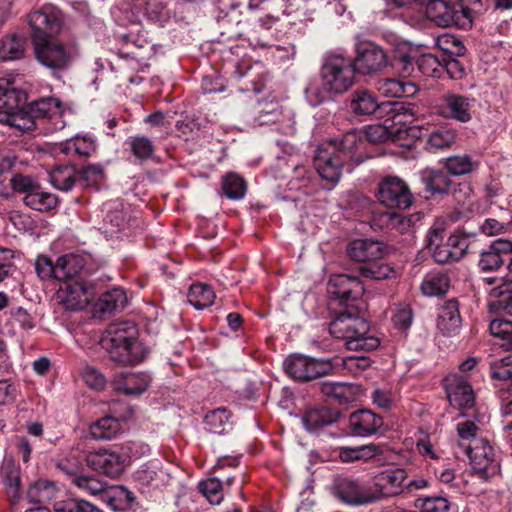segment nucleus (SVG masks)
<instances>
[{"label":"nucleus","instance_id":"de8ad7c7","mask_svg":"<svg viewBox=\"0 0 512 512\" xmlns=\"http://www.w3.org/2000/svg\"><path fill=\"white\" fill-rule=\"evenodd\" d=\"M104 226L107 233H113L126 226V215L123 212L122 204L114 202L107 207L104 217Z\"/></svg>","mask_w":512,"mask_h":512},{"label":"nucleus","instance_id":"a19ab883","mask_svg":"<svg viewBox=\"0 0 512 512\" xmlns=\"http://www.w3.org/2000/svg\"><path fill=\"white\" fill-rule=\"evenodd\" d=\"M56 494L57 490L53 483L46 480H39L29 487L27 498L29 502L42 506L53 500Z\"/></svg>","mask_w":512,"mask_h":512},{"label":"nucleus","instance_id":"4468645a","mask_svg":"<svg viewBox=\"0 0 512 512\" xmlns=\"http://www.w3.org/2000/svg\"><path fill=\"white\" fill-rule=\"evenodd\" d=\"M335 495L344 503L360 506L377 502L372 495V488L362 486L349 478H338L335 481Z\"/></svg>","mask_w":512,"mask_h":512},{"label":"nucleus","instance_id":"5701e85b","mask_svg":"<svg viewBox=\"0 0 512 512\" xmlns=\"http://www.w3.org/2000/svg\"><path fill=\"white\" fill-rule=\"evenodd\" d=\"M443 113L447 117L460 122H468L472 119V109L475 100L460 94H447L444 96Z\"/></svg>","mask_w":512,"mask_h":512},{"label":"nucleus","instance_id":"c03bdc74","mask_svg":"<svg viewBox=\"0 0 512 512\" xmlns=\"http://www.w3.org/2000/svg\"><path fill=\"white\" fill-rule=\"evenodd\" d=\"M0 123L15 127L23 132L35 129V122L23 110L14 112L10 109H0Z\"/></svg>","mask_w":512,"mask_h":512},{"label":"nucleus","instance_id":"6e6552de","mask_svg":"<svg viewBox=\"0 0 512 512\" xmlns=\"http://www.w3.org/2000/svg\"><path fill=\"white\" fill-rule=\"evenodd\" d=\"M36 59L44 66L59 70L65 68L77 54L73 44H60L52 39L34 44Z\"/></svg>","mask_w":512,"mask_h":512},{"label":"nucleus","instance_id":"7ed1b4c3","mask_svg":"<svg viewBox=\"0 0 512 512\" xmlns=\"http://www.w3.org/2000/svg\"><path fill=\"white\" fill-rule=\"evenodd\" d=\"M444 228L441 225H434L428 233L427 247L432 252L433 259L440 264H447L459 261L466 254L469 243L468 239L461 235H450L443 242Z\"/></svg>","mask_w":512,"mask_h":512},{"label":"nucleus","instance_id":"ea45409f","mask_svg":"<svg viewBox=\"0 0 512 512\" xmlns=\"http://www.w3.org/2000/svg\"><path fill=\"white\" fill-rule=\"evenodd\" d=\"M35 190L24 195L25 205L37 211H49L57 206L58 199L54 194L42 191L39 185Z\"/></svg>","mask_w":512,"mask_h":512},{"label":"nucleus","instance_id":"9d476101","mask_svg":"<svg viewBox=\"0 0 512 512\" xmlns=\"http://www.w3.org/2000/svg\"><path fill=\"white\" fill-rule=\"evenodd\" d=\"M386 52L372 42L357 45L356 56L352 62L354 72L369 75L381 71L387 66Z\"/></svg>","mask_w":512,"mask_h":512},{"label":"nucleus","instance_id":"f257e3e1","mask_svg":"<svg viewBox=\"0 0 512 512\" xmlns=\"http://www.w3.org/2000/svg\"><path fill=\"white\" fill-rule=\"evenodd\" d=\"M138 330L131 321L111 323L101 338V346L110 359L121 365L137 364L143 361L148 350L137 340Z\"/></svg>","mask_w":512,"mask_h":512},{"label":"nucleus","instance_id":"5fc2aeb1","mask_svg":"<svg viewBox=\"0 0 512 512\" xmlns=\"http://www.w3.org/2000/svg\"><path fill=\"white\" fill-rule=\"evenodd\" d=\"M53 509L55 512H103L92 503L78 499L56 502Z\"/></svg>","mask_w":512,"mask_h":512},{"label":"nucleus","instance_id":"a211bd4d","mask_svg":"<svg viewBox=\"0 0 512 512\" xmlns=\"http://www.w3.org/2000/svg\"><path fill=\"white\" fill-rule=\"evenodd\" d=\"M346 252L356 262L375 261L387 253V246L378 240L356 239L347 245Z\"/></svg>","mask_w":512,"mask_h":512},{"label":"nucleus","instance_id":"39448f33","mask_svg":"<svg viewBox=\"0 0 512 512\" xmlns=\"http://www.w3.org/2000/svg\"><path fill=\"white\" fill-rule=\"evenodd\" d=\"M283 367L291 378L301 382L329 375L335 370V364L331 359H317L302 354L288 356L283 363Z\"/></svg>","mask_w":512,"mask_h":512},{"label":"nucleus","instance_id":"412c9836","mask_svg":"<svg viewBox=\"0 0 512 512\" xmlns=\"http://www.w3.org/2000/svg\"><path fill=\"white\" fill-rule=\"evenodd\" d=\"M510 253H512V242L502 238L497 239L481 252L478 266L483 272L496 271L503 266L504 257Z\"/></svg>","mask_w":512,"mask_h":512},{"label":"nucleus","instance_id":"58836bf2","mask_svg":"<svg viewBox=\"0 0 512 512\" xmlns=\"http://www.w3.org/2000/svg\"><path fill=\"white\" fill-rule=\"evenodd\" d=\"M166 473L159 467L157 463L150 462L138 469L134 477L141 485L159 487L166 480Z\"/></svg>","mask_w":512,"mask_h":512},{"label":"nucleus","instance_id":"774afa93","mask_svg":"<svg viewBox=\"0 0 512 512\" xmlns=\"http://www.w3.org/2000/svg\"><path fill=\"white\" fill-rule=\"evenodd\" d=\"M371 398L379 408L388 410L395 401V394L389 388H376L373 390Z\"/></svg>","mask_w":512,"mask_h":512},{"label":"nucleus","instance_id":"c85d7f7f","mask_svg":"<svg viewBox=\"0 0 512 512\" xmlns=\"http://www.w3.org/2000/svg\"><path fill=\"white\" fill-rule=\"evenodd\" d=\"M377 90L386 97H411L417 92L413 82H404L394 78H384L377 81Z\"/></svg>","mask_w":512,"mask_h":512},{"label":"nucleus","instance_id":"864d4df0","mask_svg":"<svg viewBox=\"0 0 512 512\" xmlns=\"http://www.w3.org/2000/svg\"><path fill=\"white\" fill-rule=\"evenodd\" d=\"M223 190L228 198L239 200L245 196L246 184L239 175L230 173L223 181Z\"/></svg>","mask_w":512,"mask_h":512},{"label":"nucleus","instance_id":"09e8293b","mask_svg":"<svg viewBox=\"0 0 512 512\" xmlns=\"http://www.w3.org/2000/svg\"><path fill=\"white\" fill-rule=\"evenodd\" d=\"M445 167L452 175L461 176L472 172L477 163L468 155H454L446 159Z\"/></svg>","mask_w":512,"mask_h":512},{"label":"nucleus","instance_id":"a878e982","mask_svg":"<svg viewBox=\"0 0 512 512\" xmlns=\"http://www.w3.org/2000/svg\"><path fill=\"white\" fill-rule=\"evenodd\" d=\"M461 324L458 303L449 300L439 307L437 328L444 335H452L458 331Z\"/></svg>","mask_w":512,"mask_h":512},{"label":"nucleus","instance_id":"6e6d98bb","mask_svg":"<svg viewBox=\"0 0 512 512\" xmlns=\"http://www.w3.org/2000/svg\"><path fill=\"white\" fill-rule=\"evenodd\" d=\"M378 451L375 445H364L356 448L345 447L340 450V458L349 462L360 459H370L376 455Z\"/></svg>","mask_w":512,"mask_h":512},{"label":"nucleus","instance_id":"4c0bfd02","mask_svg":"<svg viewBox=\"0 0 512 512\" xmlns=\"http://www.w3.org/2000/svg\"><path fill=\"white\" fill-rule=\"evenodd\" d=\"M0 475L7 488V493L16 497L20 488V468L11 457L3 459Z\"/></svg>","mask_w":512,"mask_h":512},{"label":"nucleus","instance_id":"8fccbe9b","mask_svg":"<svg viewBox=\"0 0 512 512\" xmlns=\"http://www.w3.org/2000/svg\"><path fill=\"white\" fill-rule=\"evenodd\" d=\"M126 302V296L120 289H113L101 295L98 307L103 313H111L119 308H123Z\"/></svg>","mask_w":512,"mask_h":512},{"label":"nucleus","instance_id":"f3484780","mask_svg":"<svg viewBox=\"0 0 512 512\" xmlns=\"http://www.w3.org/2000/svg\"><path fill=\"white\" fill-rule=\"evenodd\" d=\"M328 291L346 304L362 297L364 286L357 277L337 274L330 277Z\"/></svg>","mask_w":512,"mask_h":512},{"label":"nucleus","instance_id":"49530a36","mask_svg":"<svg viewBox=\"0 0 512 512\" xmlns=\"http://www.w3.org/2000/svg\"><path fill=\"white\" fill-rule=\"evenodd\" d=\"M205 423L212 433L224 434L231 428L230 413L225 408L208 412Z\"/></svg>","mask_w":512,"mask_h":512},{"label":"nucleus","instance_id":"9b49d317","mask_svg":"<svg viewBox=\"0 0 512 512\" xmlns=\"http://www.w3.org/2000/svg\"><path fill=\"white\" fill-rule=\"evenodd\" d=\"M406 478L407 473L404 469H386L374 477L371 486L372 495L377 497V501L397 496L404 492Z\"/></svg>","mask_w":512,"mask_h":512},{"label":"nucleus","instance_id":"1a4fd4ad","mask_svg":"<svg viewBox=\"0 0 512 512\" xmlns=\"http://www.w3.org/2000/svg\"><path fill=\"white\" fill-rule=\"evenodd\" d=\"M378 199L387 207L406 209L411 206L413 195L403 179L388 176L379 183Z\"/></svg>","mask_w":512,"mask_h":512},{"label":"nucleus","instance_id":"3c124183","mask_svg":"<svg viewBox=\"0 0 512 512\" xmlns=\"http://www.w3.org/2000/svg\"><path fill=\"white\" fill-rule=\"evenodd\" d=\"M331 361L335 364V369L342 366L350 373L356 375L371 366V360L366 356H348V357H335L331 359Z\"/></svg>","mask_w":512,"mask_h":512},{"label":"nucleus","instance_id":"0eeeda50","mask_svg":"<svg viewBox=\"0 0 512 512\" xmlns=\"http://www.w3.org/2000/svg\"><path fill=\"white\" fill-rule=\"evenodd\" d=\"M28 24L31 28V40L34 45L50 40L58 34L62 21L59 11L52 5H46L28 15Z\"/></svg>","mask_w":512,"mask_h":512},{"label":"nucleus","instance_id":"79ce46f5","mask_svg":"<svg viewBox=\"0 0 512 512\" xmlns=\"http://www.w3.org/2000/svg\"><path fill=\"white\" fill-rule=\"evenodd\" d=\"M422 180L425 184L426 190L435 194H445L450 188V178L443 171L425 170L422 172Z\"/></svg>","mask_w":512,"mask_h":512},{"label":"nucleus","instance_id":"c756f323","mask_svg":"<svg viewBox=\"0 0 512 512\" xmlns=\"http://www.w3.org/2000/svg\"><path fill=\"white\" fill-rule=\"evenodd\" d=\"M85 258L78 254H66L56 261V279L67 280L76 277L85 266Z\"/></svg>","mask_w":512,"mask_h":512},{"label":"nucleus","instance_id":"473e14b6","mask_svg":"<svg viewBox=\"0 0 512 512\" xmlns=\"http://www.w3.org/2000/svg\"><path fill=\"white\" fill-rule=\"evenodd\" d=\"M121 429V423L117 418L105 416L90 426L89 434L96 440H110L116 437Z\"/></svg>","mask_w":512,"mask_h":512},{"label":"nucleus","instance_id":"ddd939ff","mask_svg":"<svg viewBox=\"0 0 512 512\" xmlns=\"http://www.w3.org/2000/svg\"><path fill=\"white\" fill-rule=\"evenodd\" d=\"M94 296V287L83 281L65 283L58 291L60 302L71 311L84 309Z\"/></svg>","mask_w":512,"mask_h":512},{"label":"nucleus","instance_id":"680f3d73","mask_svg":"<svg viewBox=\"0 0 512 512\" xmlns=\"http://www.w3.org/2000/svg\"><path fill=\"white\" fill-rule=\"evenodd\" d=\"M282 109L278 103H267L259 111L257 122L259 125H267L280 121Z\"/></svg>","mask_w":512,"mask_h":512},{"label":"nucleus","instance_id":"0e129e2a","mask_svg":"<svg viewBox=\"0 0 512 512\" xmlns=\"http://www.w3.org/2000/svg\"><path fill=\"white\" fill-rule=\"evenodd\" d=\"M10 184L15 192L23 193L25 195L36 191L35 189L39 185L32 177L23 174H15L10 179Z\"/></svg>","mask_w":512,"mask_h":512},{"label":"nucleus","instance_id":"cd10ccee","mask_svg":"<svg viewBox=\"0 0 512 512\" xmlns=\"http://www.w3.org/2000/svg\"><path fill=\"white\" fill-rule=\"evenodd\" d=\"M384 104H379L374 93L366 89H357L350 96V110L358 116L372 115Z\"/></svg>","mask_w":512,"mask_h":512},{"label":"nucleus","instance_id":"e2e57ef3","mask_svg":"<svg viewBox=\"0 0 512 512\" xmlns=\"http://www.w3.org/2000/svg\"><path fill=\"white\" fill-rule=\"evenodd\" d=\"M82 378L86 385L94 390L104 389L107 383L105 376L92 366L83 368Z\"/></svg>","mask_w":512,"mask_h":512},{"label":"nucleus","instance_id":"423d86ee","mask_svg":"<svg viewBox=\"0 0 512 512\" xmlns=\"http://www.w3.org/2000/svg\"><path fill=\"white\" fill-rule=\"evenodd\" d=\"M354 73L350 59L330 56L321 68L322 85L327 92L343 93L354 83Z\"/></svg>","mask_w":512,"mask_h":512},{"label":"nucleus","instance_id":"dca6fc26","mask_svg":"<svg viewBox=\"0 0 512 512\" xmlns=\"http://www.w3.org/2000/svg\"><path fill=\"white\" fill-rule=\"evenodd\" d=\"M426 17L439 27L457 26L464 18L463 11L456 9L446 0H428L425 5Z\"/></svg>","mask_w":512,"mask_h":512},{"label":"nucleus","instance_id":"72a5a7b5","mask_svg":"<svg viewBox=\"0 0 512 512\" xmlns=\"http://www.w3.org/2000/svg\"><path fill=\"white\" fill-rule=\"evenodd\" d=\"M337 415L327 407H316L308 410L303 418V424L309 431H314L336 421Z\"/></svg>","mask_w":512,"mask_h":512},{"label":"nucleus","instance_id":"6ab92c4d","mask_svg":"<svg viewBox=\"0 0 512 512\" xmlns=\"http://www.w3.org/2000/svg\"><path fill=\"white\" fill-rule=\"evenodd\" d=\"M152 382V377L147 372L121 373L112 380L113 389L127 396H139L143 394Z\"/></svg>","mask_w":512,"mask_h":512},{"label":"nucleus","instance_id":"052dcab7","mask_svg":"<svg viewBox=\"0 0 512 512\" xmlns=\"http://www.w3.org/2000/svg\"><path fill=\"white\" fill-rule=\"evenodd\" d=\"M103 180L104 172L99 165H88L78 175V182L87 187H97Z\"/></svg>","mask_w":512,"mask_h":512},{"label":"nucleus","instance_id":"338daca9","mask_svg":"<svg viewBox=\"0 0 512 512\" xmlns=\"http://www.w3.org/2000/svg\"><path fill=\"white\" fill-rule=\"evenodd\" d=\"M393 66L402 77L411 76L415 70L413 58L404 52H398L394 58Z\"/></svg>","mask_w":512,"mask_h":512},{"label":"nucleus","instance_id":"37998d69","mask_svg":"<svg viewBox=\"0 0 512 512\" xmlns=\"http://www.w3.org/2000/svg\"><path fill=\"white\" fill-rule=\"evenodd\" d=\"M215 300V293L210 286L202 283L191 285L188 292V302L198 310L211 306Z\"/></svg>","mask_w":512,"mask_h":512},{"label":"nucleus","instance_id":"bb28decb","mask_svg":"<svg viewBox=\"0 0 512 512\" xmlns=\"http://www.w3.org/2000/svg\"><path fill=\"white\" fill-rule=\"evenodd\" d=\"M24 111L35 122L36 127L38 120L61 116L63 109L59 99L47 97L28 104Z\"/></svg>","mask_w":512,"mask_h":512},{"label":"nucleus","instance_id":"f704fd0d","mask_svg":"<svg viewBox=\"0 0 512 512\" xmlns=\"http://www.w3.org/2000/svg\"><path fill=\"white\" fill-rule=\"evenodd\" d=\"M426 134L421 133L420 136H427V146L430 150H442L452 146L456 140V133L449 127H434L429 132L426 128Z\"/></svg>","mask_w":512,"mask_h":512},{"label":"nucleus","instance_id":"4be33fe9","mask_svg":"<svg viewBox=\"0 0 512 512\" xmlns=\"http://www.w3.org/2000/svg\"><path fill=\"white\" fill-rule=\"evenodd\" d=\"M383 424L381 416L367 409L351 413L348 419V427L351 433L360 437L376 434Z\"/></svg>","mask_w":512,"mask_h":512},{"label":"nucleus","instance_id":"20e7f679","mask_svg":"<svg viewBox=\"0 0 512 512\" xmlns=\"http://www.w3.org/2000/svg\"><path fill=\"white\" fill-rule=\"evenodd\" d=\"M133 446L134 444L127 443L111 449H99L88 455V464L102 474L116 477L124 471L127 461L138 456L137 452L133 451Z\"/></svg>","mask_w":512,"mask_h":512},{"label":"nucleus","instance_id":"b1692460","mask_svg":"<svg viewBox=\"0 0 512 512\" xmlns=\"http://www.w3.org/2000/svg\"><path fill=\"white\" fill-rule=\"evenodd\" d=\"M363 141L362 135L357 130H350L343 134L340 138H333L326 142L328 146H333V151L340 155L346 162L355 160L360 162L361 160L356 157V151L358 145Z\"/></svg>","mask_w":512,"mask_h":512},{"label":"nucleus","instance_id":"2f4dec72","mask_svg":"<svg viewBox=\"0 0 512 512\" xmlns=\"http://www.w3.org/2000/svg\"><path fill=\"white\" fill-rule=\"evenodd\" d=\"M420 213L404 216L395 211H386L380 214V221L390 229H394L400 233L409 232L417 221L421 219Z\"/></svg>","mask_w":512,"mask_h":512},{"label":"nucleus","instance_id":"2eb2a0df","mask_svg":"<svg viewBox=\"0 0 512 512\" xmlns=\"http://www.w3.org/2000/svg\"><path fill=\"white\" fill-rule=\"evenodd\" d=\"M445 389L451 406L460 411L470 409L474 406L475 397L473 389L462 376L457 374L449 375L445 379Z\"/></svg>","mask_w":512,"mask_h":512},{"label":"nucleus","instance_id":"f8f14e48","mask_svg":"<svg viewBox=\"0 0 512 512\" xmlns=\"http://www.w3.org/2000/svg\"><path fill=\"white\" fill-rule=\"evenodd\" d=\"M346 161L333 151V146L321 145L314 157V166L320 177L335 184L339 181Z\"/></svg>","mask_w":512,"mask_h":512},{"label":"nucleus","instance_id":"13d9d810","mask_svg":"<svg viewBox=\"0 0 512 512\" xmlns=\"http://www.w3.org/2000/svg\"><path fill=\"white\" fill-rule=\"evenodd\" d=\"M199 490L211 504H220L223 500L222 484L217 478L200 482Z\"/></svg>","mask_w":512,"mask_h":512},{"label":"nucleus","instance_id":"a18cd8bd","mask_svg":"<svg viewBox=\"0 0 512 512\" xmlns=\"http://www.w3.org/2000/svg\"><path fill=\"white\" fill-rule=\"evenodd\" d=\"M25 41L16 35H7L0 40V58L15 60L24 55Z\"/></svg>","mask_w":512,"mask_h":512},{"label":"nucleus","instance_id":"603ef678","mask_svg":"<svg viewBox=\"0 0 512 512\" xmlns=\"http://www.w3.org/2000/svg\"><path fill=\"white\" fill-rule=\"evenodd\" d=\"M127 144L129 145L133 155L139 160H147L153 155V142L146 136H131L129 137Z\"/></svg>","mask_w":512,"mask_h":512},{"label":"nucleus","instance_id":"7c9ffc66","mask_svg":"<svg viewBox=\"0 0 512 512\" xmlns=\"http://www.w3.org/2000/svg\"><path fill=\"white\" fill-rule=\"evenodd\" d=\"M60 151L65 155L88 157L96 151L95 140L88 135L75 136L60 144Z\"/></svg>","mask_w":512,"mask_h":512},{"label":"nucleus","instance_id":"393cba45","mask_svg":"<svg viewBox=\"0 0 512 512\" xmlns=\"http://www.w3.org/2000/svg\"><path fill=\"white\" fill-rule=\"evenodd\" d=\"M26 93L15 87L14 82L0 79V109H10L14 112L26 110Z\"/></svg>","mask_w":512,"mask_h":512},{"label":"nucleus","instance_id":"c9c22d12","mask_svg":"<svg viewBox=\"0 0 512 512\" xmlns=\"http://www.w3.org/2000/svg\"><path fill=\"white\" fill-rule=\"evenodd\" d=\"M450 287V279L442 272L427 273L421 283V291L424 295L433 297L445 294Z\"/></svg>","mask_w":512,"mask_h":512},{"label":"nucleus","instance_id":"bf43d9fd","mask_svg":"<svg viewBox=\"0 0 512 512\" xmlns=\"http://www.w3.org/2000/svg\"><path fill=\"white\" fill-rule=\"evenodd\" d=\"M360 275L373 280H383L395 274L394 269L388 264H370L359 268Z\"/></svg>","mask_w":512,"mask_h":512},{"label":"nucleus","instance_id":"e433bc0d","mask_svg":"<svg viewBox=\"0 0 512 512\" xmlns=\"http://www.w3.org/2000/svg\"><path fill=\"white\" fill-rule=\"evenodd\" d=\"M49 179L56 189L69 191L78 181V172L73 165L58 166L49 173Z\"/></svg>","mask_w":512,"mask_h":512},{"label":"nucleus","instance_id":"69168bd1","mask_svg":"<svg viewBox=\"0 0 512 512\" xmlns=\"http://www.w3.org/2000/svg\"><path fill=\"white\" fill-rule=\"evenodd\" d=\"M72 482L91 495H97L105 489L104 484L94 477L74 476Z\"/></svg>","mask_w":512,"mask_h":512},{"label":"nucleus","instance_id":"f03ea898","mask_svg":"<svg viewBox=\"0 0 512 512\" xmlns=\"http://www.w3.org/2000/svg\"><path fill=\"white\" fill-rule=\"evenodd\" d=\"M330 334L345 341L347 349L353 351H372L380 341L371 335L369 324L362 317L350 311L339 313L330 323Z\"/></svg>","mask_w":512,"mask_h":512},{"label":"nucleus","instance_id":"4d7b16f0","mask_svg":"<svg viewBox=\"0 0 512 512\" xmlns=\"http://www.w3.org/2000/svg\"><path fill=\"white\" fill-rule=\"evenodd\" d=\"M417 69L428 77H437L443 70V64L432 54H423L417 59Z\"/></svg>","mask_w":512,"mask_h":512},{"label":"nucleus","instance_id":"aec40b11","mask_svg":"<svg viewBox=\"0 0 512 512\" xmlns=\"http://www.w3.org/2000/svg\"><path fill=\"white\" fill-rule=\"evenodd\" d=\"M466 453L473 469L478 472L488 473L496 467L494 463V450L485 439L473 438L471 443L466 447Z\"/></svg>","mask_w":512,"mask_h":512}]
</instances>
